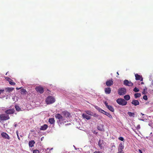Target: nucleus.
I'll return each mask as SVG.
<instances>
[{
	"label": "nucleus",
	"instance_id": "nucleus-1",
	"mask_svg": "<svg viewBox=\"0 0 153 153\" xmlns=\"http://www.w3.org/2000/svg\"><path fill=\"white\" fill-rule=\"evenodd\" d=\"M55 117L58 120H57V122L58 124H61L68 122V119L62 116L61 115L59 114H56L55 115Z\"/></svg>",
	"mask_w": 153,
	"mask_h": 153
},
{
	"label": "nucleus",
	"instance_id": "nucleus-2",
	"mask_svg": "<svg viewBox=\"0 0 153 153\" xmlns=\"http://www.w3.org/2000/svg\"><path fill=\"white\" fill-rule=\"evenodd\" d=\"M55 101V98L51 96H48L45 100L46 103L47 104H52Z\"/></svg>",
	"mask_w": 153,
	"mask_h": 153
},
{
	"label": "nucleus",
	"instance_id": "nucleus-3",
	"mask_svg": "<svg viewBox=\"0 0 153 153\" xmlns=\"http://www.w3.org/2000/svg\"><path fill=\"white\" fill-rule=\"evenodd\" d=\"M117 102L119 105L124 106L127 105V102L124 99L122 98H118L116 100Z\"/></svg>",
	"mask_w": 153,
	"mask_h": 153
},
{
	"label": "nucleus",
	"instance_id": "nucleus-4",
	"mask_svg": "<svg viewBox=\"0 0 153 153\" xmlns=\"http://www.w3.org/2000/svg\"><path fill=\"white\" fill-rule=\"evenodd\" d=\"M126 89L125 88H121L118 90V94L120 96L124 95L126 93Z\"/></svg>",
	"mask_w": 153,
	"mask_h": 153
},
{
	"label": "nucleus",
	"instance_id": "nucleus-5",
	"mask_svg": "<svg viewBox=\"0 0 153 153\" xmlns=\"http://www.w3.org/2000/svg\"><path fill=\"white\" fill-rule=\"evenodd\" d=\"M0 118L1 120H6L9 119L10 117L7 114H2L0 115Z\"/></svg>",
	"mask_w": 153,
	"mask_h": 153
},
{
	"label": "nucleus",
	"instance_id": "nucleus-6",
	"mask_svg": "<svg viewBox=\"0 0 153 153\" xmlns=\"http://www.w3.org/2000/svg\"><path fill=\"white\" fill-rule=\"evenodd\" d=\"M123 84L126 86H132L133 85V84L131 81H129L127 79L124 81Z\"/></svg>",
	"mask_w": 153,
	"mask_h": 153
},
{
	"label": "nucleus",
	"instance_id": "nucleus-7",
	"mask_svg": "<svg viewBox=\"0 0 153 153\" xmlns=\"http://www.w3.org/2000/svg\"><path fill=\"white\" fill-rule=\"evenodd\" d=\"M5 79L8 81L9 83L12 85H16V83L13 82V80L8 77H5Z\"/></svg>",
	"mask_w": 153,
	"mask_h": 153
},
{
	"label": "nucleus",
	"instance_id": "nucleus-8",
	"mask_svg": "<svg viewBox=\"0 0 153 153\" xmlns=\"http://www.w3.org/2000/svg\"><path fill=\"white\" fill-rule=\"evenodd\" d=\"M36 91L39 92L40 94H42L44 92L43 88L41 86H39L36 88Z\"/></svg>",
	"mask_w": 153,
	"mask_h": 153
},
{
	"label": "nucleus",
	"instance_id": "nucleus-9",
	"mask_svg": "<svg viewBox=\"0 0 153 153\" xmlns=\"http://www.w3.org/2000/svg\"><path fill=\"white\" fill-rule=\"evenodd\" d=\"M15 111V110L14 109H10L6 110L5 111V113L7 114H13Z\"/></svg>",
	"mask_w": 153,
	"mask_h": 153
},
{
	"label": "nucleus",
	"instance_id": "nucleus-10",
	"mask_svg": "<svg viewBox=\"0 0 153 153\" xmlns=\"http://www.w3.org/2000/svg\"><path fill=\"white\" fill-rule=\"evenodd\" d=\"M63 114L64 116V117L66 118L67 119L71 117L70 113L67 111H64L63 112Z\"/></svg>",
	"mask_w": 153,
	"mask_h": 153
},
{
	"label": "nucleus",
	"instance_id": "nucleus-11",
	"mask_svg": "<svg viewBox=\"0 0 153 153\" xmlns=\"http://www.w3.org/2000/svg\"><path fill=\"white\" fill-rule=\"evenodd\" d=\"M132 105L134 106H136L140 104L139 101L137 100H133L131 102Z\"/></svg>",
	"mask_w": 153,
	"mask_h": 153
},
{
	"label": "nucleus",
	"instance_id": "nucleus-12",
	"mask_svg": "<svg viewBox=\"0 0 153 153\" xmlns=\"http://www.w3.org/2000/svg\"><path fill=\"white\" fill-rule=\"evenodd\" d=\"M1 136L3 137L5 139L9 140L10 139V137L5 132H2L1 133Z\"/></svg>",
	"mask_w": 153,
	"mask_h": 153
},
{
	"label": "nucleus",
	"instance_id": "nucleus-13",
	"mask_svg": "<svg viewBox=\"0 0 153 153\" xmlns=\"http://www.w3.org/2000/svg\"><path fill=\"white\" fill-rule=\"evenodd\" d=\"M113 84V81L112 79L111 80H107L106 82V85L108 86H110Z\"/></svg>",
	"mask_w": 153,
	"mask_h": 153
},
{
	"label": "nucleus",
	"instance_id": "nucleus-14",
	"mask_svg": "<svg viewBox=\"0 0 153 153\" xmlns=\"http://www.w3.org/2000/svg\"><path fill=\"white\" fill-rule=\"evenodd\" d=\"M135 79L136 80H140L141 81H143V78L142 76L137 74H135Z\"/></svg>",
	"mask_w": 153,
	"mask_h": 153
},
{
	"label": "nucleus",
	"instance_id": "nucleus-15",
	"mask_svg": "<svg viewBox=\"0 0 153 153\" xmlns=\"http://www.w3.org/2000/svg\"><path fill=\"white\" fill-rule=\"evenodd\" d=\"M98 144L100 149H102L103 148V141L100 139L99 140L98 142Z\"/></svg>",
	"mask_w": 153,
	"mask_h": 153
},
{
	"label": "nucleus",
	"instance_id": "nucleus-16",
	"mask_svg": "<svg viewBox=\"0 0 153 153\" xmlns=\"http://www.w3.org/2000/svg\"><path fill=\"white\" fill-rule=\"evenodd\" d=\"M103 127L104 125H103L100 124L97 126V128L100 131H102L104 130Z\"/></svg>",
	"mask_w": 153,
	"mask_h": 153
},
{
	"label": "nucleus",
	"instance_id": "nucleus-17",
	"mask_svg": "<svg viewBox=\"0 0 153 153\" xmlns=\"http://www.w3.org/2000/svg\"><path fill=\"white\" fill-rule=\"evenodd\" d=\"M82 117L84 119H85L87 120H89L91 118L90 116L84 113L82 114Z\"/></svg>",
	"mask_w": 153,
	"mask_h": 153
},
{
	"label": "nucleus",
	"instance_id": "nucleus-18",
	"mask_svg": "<svg viewBox=\"0 0 153 153\" xmlns=\"http://www.w3.org/2000/svg\"><path fill=\"white\" fill-rule=\"evenodd\" d=\"M111 89L110 87H108L105 89V93L106 94H109L111 92Z\"/></svg>",
	"mask_w": 153,
	"mask_h": 153
},
{
	"label": "nucleus",
	"instance_id": "nucleus-19",
	"mask_svg": "<svg viewBox=\"0 0 153 153\" xmlns=\"http://www.w3.org/2000/svg\"><path fill=\"white\" fill-rule=\"evenodd\" d=\"M14 89V88L12 87H7L5 88L4 89V91H6L7 92H10Z\"/></svg>",
	"mask_w": 153,
	"mask_h": 153
},
{
	"label": "nucleus",
	"instance_id": "nucleus-20",
	"mask_svg": "<svg viewBox=\"0 0 153 153\" xmlns=\"http://www.w3.org/2000/svg\"><path fill=\"white\" fill-rule=\"evenodd\" d=\"M48 127V126L47 125L44 124L42 126H41L40 130H41L45 131L47 129Z\"/></svg>",
	"mask_w": 153,
	"mask_h": 153
},
{
	"label": "nucleus",
	"instance_id": "nucleus-21",
	"mask_svg": "<svg viewBox=\"0 0 153 153\" xmlns=\"http://www.w3.org/2000/svg\"><path fill=\"white\" fill-rule=\"evenodd\" d=\"M55 120L53 118H50L48 120L49 122L51 124L54 125L55 123Z\"/></svg>",
	"mask_w": 153,
	"mask_h": 153
},
{
	"label": "nucleus",
	"instance_id": "nucleus-22",
	"mask_svg": "<svg viewBox=\"0 0 153 153\" xmlns=\"http://www.w3.org/2000/svg\"><path fill=\"white\" fill-rule=\"evenodd\" d=\"M95 108L97 109L99 112H101L102 113H103V112L104 111V110L100 108L98 106L95 105L94 106Z\"/></svg>",
	"mask_w": 153,
	"mask_h": 153
},
{
	"label": "nucleus",
	"instance_id": "nucleus-23",
	"mask_svg": "<svg viewBox=\"0 0 153 153\" xmlns=\"http://www.w3.org/2000/svg\"><path fill=\"white\" fill-rule=\"evenodd\" d=\"M35 143V141L33 140L30 141L29 142V146L30 147H32L34 146V145Z\"/></svg>",
	"mask_w": 153,
	"mask_h": 153
},
{
	"label": "nucleus",
	"instance_id": "nucleus-24",
	"mask_svg": "<svg viewBox=\"0 0 153 153\" xmlns=\"http://www.w3.org/2000/svg\"><path fill=\"white\" fill-rule=\"evenodd\" d=\"M20 93L22 95H25L27 93L26 90L24 88H22L20 90Z\"/></svg>",
	"mask_w": 153,
	"mask_h": 153
},
{
	"label": "nucleus",
	"instance_id": "nucleus-25",
	"mask_svg": "<svg viewBox=\"0 0 153 153\" xmlns=\"http://www.w3.org/2000/svg\"><path fill=\"white\" fill-rule=\"evenodd\" d=\"M124 99L126 101H128L130 99V97L128 94L125 95L124 96Z\"/></svg>",
	"mask_w": 153,
	"mask_h": 153
},
{
	"label": "nucleus",
	"instance_id": "nucleus-26",
	"mask_svg": "<svg viewBox=\"0 0 153 153\" xmlns=\"http://www.w3.org/2000/svg\"><path fill=\"white\" fill-rule=\"evenodd\" d=\"M124 143H121L119 145V147L118 148V150H121L123 149H124Z\"/></svg>",
	"mask_w": 153,
	"mask_h": 153
},
{
	"label": "nucleus",
	"instance_id": "nucleus-27",
	"mask_svg": "<svg viewBox=\"0 0 153 153\" xmlns=\"http://www.w3.org/2000/svg\"><path fill=\"white\" fill-rule=\"evenodd\" d=\"M103 114L106 115L107 116H108L110 118H112V116L109 113H107L104 111L103 112Z\"/></svg>",
	"mask_w": 153,
	"mask_h": 153
},
{
	"label": "nucleus",
	"instance_id": "nucleus-28",
	"mask_svg": "<svg viewBox=\"0 0 153 153\" xmlns=\"http://www.w3.org/2000/svg\"><path fill=\"white\" fill-rule=\"evenodd\" d=\"M107 108L111 111L112 112H113L114 111V109L113 107L111 105H109L108 107H107Z\"/></svg>",
	"mask_w": 153,
	"mask_h": 153
},
{
	"label": "nucleus",
	"instance_id": "nucleus-29",
	"mask_svg": "<svg viewBox=\"0 0 153 153\" xmlns=\"http://www.w3.org/2000/svg\"><path fill=\"white\" fill-rule=\"evenodd\" d=\"M141 96V94L140 93H137L134 94V97L136 99L139 98Z\"/></svg>",
	"mask_w": 153,
	"mask_h": 153
},
{
	"label": "nucleus",
	"instance_id": "nucleus-30",
	"mask_svg": "<svg viewBox=\"0 0 153 153\" xmlns=\"http://www.w3.org/2000/svg\"><path fill=\"white\" fill-rule=\"evenodd\" d=\"M128 116L130 117H134L135 114L134 113L131 112H128Z\"/></svg>",
	"mask_w": 153,
	"mask_h": 153
},
{
	"label": "nucleus",
	"instance_id": "nucleus-31",
	"mask_svg": "<svg viewBox=\"0 0 153 153\" xmlns=\"http://www.w3.org/2000/svg\"><path fill=\"white\" fill-rule=\"evenodd\" d=\"M115 146L114 145V143H111V147L110 148V149L112 151L113 149H115Z\"/></svg>",
	"mask_w": 153,
	"mask_h": 153
},
{
	"label": "nucleus",
	"instance_id": "nucleus-32",
	"mask_svg": "<svg viewBox=\"0 0 153 153\" xmlns=\"http://www.w3.org/2000/svg\"><path fill=\"white\" fill-rule=\"evenodd\" d=\"M93 116L98 119H100L101 118V117L100 115H98L96 113H94V114Z\"/></svg>",
	"mask_w": 153,
	"mask_h": 153
},
{
	"label": "nucleus",
	"instance_id": "nucleus-33",
	"mask_svg": "<svg viewBox=\"0 0 153 153\" xmlns=\"http://www.w3.org/2000/svg\"><path fill=\"white\" fill-rule=\"evenodd\" d=\"M15 108L16 110L18 111H19L21 110V108L19 107V106L17 105H15Z\"/></svg>",
	"mask_w": 153,
	"mask_h": 153
},
{
	"label": "nucleus",
	"instance_id": "nucleus-34",
	"mask_svg": "<svg viewBox=\"0 0 153 153\" xmlns=\"http://www.w3.org/2000/svg\"><path fill=\"white\" fill-rule=\"evenodd\" d=\"M147 88L146 87H145L144 88L143 91L142 92V94H146V91L147 90Z\"/></svg>",
	"mask_w": 153,
	"mask_h": 153
},
{
	"label": "nucleus",
	"instance_id": "nucleus-35",
	"mask_svg": "<svg viewBox=\"0 0 153 153\" xmlns=\"http://www.w3.org/2000/svg\"><path fill=\"white\" fill-rule=\"evenodd\" d=\"M133 91L135 92H137L139 91V90L138 88L135 87L134 88Z\"/></svg>",
	"mask_w": 153,
	"mask_h": 153
},
{
	"label": "nucleus",
	"instance_id": "nucleus-36",
	"mask_svg": "<svg viewBox=\"0 0 153 153\" xmlns=\"http://www.w3.org/2000/svg\"><path fill=\"white\" fill-rule=\"evenodd\" d=\"M143 99L145 100H146L148 99V97L147 96L145 95L143 97Z\"/></svg>",
	"mask_w": 153,
	"mask_h": 153
},
{
	"label": "nucleus",
	"instance_id": "nucleus-37",
	"mask_svg": "<svg viewBox=\"0 0 153 153\" xmlns=\"http://www.w3.org/2000/svg\"><path fill=\"white\" fill-rule=\"evenodd\" d=\"M33 153H39V152L38 150L35 149L33 151Z\"/></svg>",
	"mask_w": 153,
	"mask_h": 153
},
{
	"label": "nucleus",
	"instance_id": "nucleus-38",
	"mask_svg": "<svg viewBox=\"0 0 153 153\" xmlns=\"http://www.w3.org/2000/svg\"><path fill=\"white\" fill-rule=\"evenodd\" d=\"M118 139L121 141H123L124 140L123 137H119Z\"/></svg>",
	"mask_w": 153,
	"mask_h": 153
},
{
	"label": "nucleus",
	"instance_id": "nucleus-39",
	"mask_svg": "<svg viewBox=\"0 0 153 153\" xmlns=\"http://www.w3.org/2000/svg\"><path fill=\"white\" fill-rule=\"evenodd\" d=\"M85 112L88 114L89 115L90 114V112H91V111H85Z\"/></svg>",
	"mask_w": 153,
	"mask_h": 153
},
{
	"label": "nucleus",
	"instance_id": "nucleus-40",
	"mask_svg": "<svg viewBox=\"0 0 153 153\" xmlns=\"http://www.w3.org/2000/svg\"><path fill=\"white\" fill-rule=\"evenodd\" d=\"M104 104L105 105L106 107L107 108L108 106L109 105H108V103L106 101H105L104 102Z\"/></svg>",
	"mask_w": 153,
	"mask_h": 153
},
{
	"label": "nucleus",
	"instance_id": "nucleus-41",
	"mask_svg": "<svg viewBox=\"0 0 153 153\" xmlns=\"http://www.w3.org/2000/svg\"><path fill=\"white\" fill-rule=\"evenodd\" d=\"M149 92L151 94H153V90H149Z\"/></svg>",
	"mask_w": 153,
	"mask_h": 153
},
{
	"label": "nucleus",
	"instance_id": "nucleus-42",
	"mask_svg": "<svg viewBox=\"0 0 153 153\" xmlns=\"http://www.w3.org/2000/svg\"><path fill=\"white\" fill-rule=\"evenodd\" d=\"M4 89H1L0 90V94L3 93L4 91Z\"/></svg>",
	"mask_w": 153,
	"mask_h": 153
},
{
	"label": "nucleus",
	"instance_id": "nucleus-43",
	"mask_svg": "<svg viewBox=\"0 0 153 153\" xmlns=\"http://www.w3.org/2000/svg\"><path fill=\"white\" fill-rule=\"evenodd\" d=\"M122 151H123L122 149H121V150L119 149V150H118V153H123V152Z\"/></svg>",
	"mask_w": 153,
	"mask_h": 153
},
{
	"label": "nucleus",
	"instance_id": "nucleus-44",
	"mask_svg": "<svg viewBox=\"0 0 153 153\" xmlns=\"http://www.w3.org/2000/svg\"><path fill=\"white\" fill-rule=\"evenodd\" d=\"M136 128L137 129H140V125H138L137 126Z\"/></svg>",
	"mask_w": 153,
	"mask_h": 153
},
{
	"label": "nucleus",
	"instance_id": "nucleus-45",
	"mask_svg": "<svg viewBox=\"0 0 153 153\" xmlns=\"http://www.w3.org/2000/svg\"><path fill=\"white\" fill-rule=\"evenodd\" d=\"M90 113L91 114H89V115L93 116L94 115V114L95 113H94L91 111V112H90Z\"/></svg>",
	"mask_w": 153,
	"mask_h": 153
},
{
	"label": "nucleus",
	"instance_id": "nucleus-46",
	"mask_svg": "<svg viewBox=\"0 0 153 153\" xmlns=\"http://www.w3.org/2000/svg\"><path fill=\"white\" fill-rule=\"evenodd\" d=\"M93 153H101V152L100 151H95Z\"/></svg>",
	"mask_w": 153,
	"mask_h": 153
},
{
	"label": "nucleus",
	"instance_id": "nucleus-47",
	"mask_svg": "<svg viewBox=\"0 0 153 153\" xmlns=\"http://www.w3.org/2000/svg\"><path fill=\"white\" fill-rule=\"evenodd\" d=\"M93 133L94 134H97L98 132H96L95 131H94L93 132Z\"/></svg>",
	"mask_w": 153,
	"mask_h": 153
},
{
	"label": "nucleus",
	"instance_id": "nucleus-48",
	"mask_svg": "<svg viewBox=\"0 0 153 153\" xmlns=\"http://www.w3.org/2000/svg\"><path fill=\"white\" fill-rule=\"evenodd\" d=\"M139 151L140 153H143L142 150L140 149H139Z\"/></svg>",
	"mask_w": 153,
	"mask_h": 153
},
{
	"label": "nucleus",
	"instance_id": "nucleus-49",
	"mask_svg": "<svg viewBox=\"0 0 153 153\" xmlns=\"http://www.w3.org/2000/svg\"><path fill=\"white\" fill-rule=\"evenodd\" d=\"M149 125L150 126H152V123H149Z\"/></svg>",
	"mask_w": 153,
	"mask_h": 153
},
{
	"label": "nucleus",
	"instance_id": "nucleus-50",
	"mask_svg": "<svg viewBox=\"0 0 153 153\" xmlns=\"http://www.w3.org/2000/svg\"><path fill=\"white\" fill-rule=\"evenodd\" d=\"M146 138H147L149 140H151V137H146Z\"/></svg>",
	"mask_w": 153,
	"mask_h": 153
},
{
	"label": "nucleus",
	"instance_id": "nucleus-51",
	"mask_svg": "<svg viewBox=\"0 0 153 153\" xmlns=\"http://www.w3.org/2000/svg\"><path fill=\"white\" fill-rule=\"evenodd\" d=\"M17 137H18V139L20 140V137H19V134H17Z\"/></svg>",
	"mask_w": 153,
	"mask_h": 153
},
{
	"label": "nucleus",
	"instance_id": "nucleus-52",
	"mask_svg": "<svg viewBox=\"0 0 153 153\" xmlns=\"http://www.w3.org/2000/svg\"><path fill=\"white\" fill-rule=\"evenodd\" d=\"M43 139H44V137H42L41 138V141H42Z\"/></svg>",
	"mask_w": 153,
	"mask_h": 153
},
{
	"label": "nucleus",
	"instance_id": "nucleus-53",
	"mask_svg": "<svg viewBox=\"0 0 153 153\" xmlns=\"http://www.w3.org/2000/svg\"><path fill=\"white\" fill-rule=\"evenodd\" d=\"M17 126V125L16 124H14V126L15 127H16Z\"/></svg>",
	"mask_w": 153,
	"mask_h": 153
},
{
	"label": "nucleus",
	"instance_id": "nucleus-54",
	"mask_svg": "<svg viewBox=\"0 0 153 153\" xmlns=\"http://www.w3.org/2000/svg\"><path fill=\"white\" fill-rule=\"evenodd\" d=\"M21 88H16V89L17 90H19V89H20Z\"/></svg>",
	"mask_w": 153,
	"mask_h": 153
},
{
	"label": "nucleus",
	"instance_id": "nucleus-55",
	"mask_svg": "<svg viewBox=\"0 0 153 153\" xmlns=\"http://www.w3.org/2000/svg\"><path fill=\"white\" fill-rule=\"evenodd\" d=\"M31 132H33L34 131V130H31Z\"/></svg>",
	"mask_w": 153,
	"mask_h": 153
},
{
	"label": "nucleus",
	"instance_id": "nucleus-56",
	"mask_svg": "<svg viewBox=\"0 0 153 153\" xmlns=\"http://www.w3.org/2000/svg\"><path fill=\"white\" fill-rule=\"evenodd\" d=\"M151 85L153 86V81L152 82V83H151Z\"/></svg>",
	"mask_w": 153,
	"mask_h": 153
},
{
	"label": "nucleus",
	"instance_id": "nucleus-57",
	"mask_svg": "<svg viewBox=\"0 0 153 153\" xmlns=\"http://www.w3.org/2000/svg\"><path fill=\"white\" fill-rule=\"evenodd\" d=\"M16 134L17 135V134H19L18 132V131H16Z\"/></svg>",
	"mask_w": 153,
	"mask_h": 153
},
{
	"label": "nucleus",
	"instance_id": "nucleus-58",
	"mask_svg": "<svg viewBox=\"0 0 153 153\" xmlns=\"http://www.w3.org/2000/svg\"><path fill=\"white\" fill-rule=\"evenodd\" d=\"M151 76H150V79H149V80L150 81H151V80H152V79L151 78Z\"/></svg>",
	"mask_w": 153,
	"mask_h": 153
},
{
	"label": "nucleus",
	"instance_id": "nucleus-59",
	"mask_svg": "<svg viewBox=\"0 0 153 153\" xmlns=\"http://www.w3.org/2000/svg\"><path fill=\"white\" fill-rule=\"evenodd\" d=\"M139 120H142V121H144V120L143 119H139Z\"/></svg>",
	"mask_w": 153,
	"mask_h": 153
},
{
	"label": "nucleus",
	"instance_id": "nucleus-60",
	"mask_svg": "<svg viewBox=\"0 0 153 153\" xmlns=\"http://www.w3.org/2000/svg\"><path fill=\"white\" fill-rule=\"evenodd\" d=\"M70 123H69V124H65V125H66V126H67V125H70Z\"/></svg>",
	"mask_w": 153,
	"mask_h": 153
},
{
	"label": "nucleus",
	"instance_id": "nucleus-61",
	"mask_svg": "<svg viewBox=\"0 0 153 153\" xmlns=\"http://www.w3.org/2000/svg\"><path fill=\"white\" fill-rule=\"evenodd\" d=\"M144 83L143 82H142L140 83L141 84H143Z\"/></svg>",
	"mask_w": 153,
	"mask_h": 153
},
{
	"label": "nucleus",
	"instance_id": "nucleus-62",
	"mask_svg": "<svg viewBox=\"0 0 153 153\" xmlns=\"http://www.w3.org/2000/svg\"><path fill=\"white\" fill-rule=\"evenodd\" d=\"M8 72H7L6 73V74H5V75H7V73H8Z\"/></svg>",
	"mask_w": 153,
	"mask_h": 153
},
{
	"label": "nucleus",
	"instance_id": "nucleus-63",
	"mask_svg": "<svg viewBox=\"0 0 153 153\" xmlns=\"http://www.w3.org/2000/svg\"><path fill=\"white\" fill-rule=\"evenodd\" d=\"M152 134V133L151 132L150 134V135H151Z\"/></svg>",
	"mask_w": 153,
	"mask_h": 153
},
{
	"label": "nucleus",
	"instance_id": "nucleus-64",
	"mask_svg": "<svg viewBox=\"0 0 153 153\" xmlns=\"http://www.w3.org/2000/svg\"><path fill=\"white\" fill-rule=\"evenodd\" d=\"M141 114H142V115H144V114H142V113H141Z\"/></svg>",
	"mask_w": 153,
	"mask_h": 153
}]
</instances>
